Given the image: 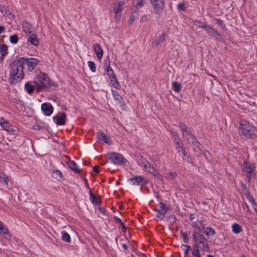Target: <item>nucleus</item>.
<instances>
[{
	"label": "nucleus",
	"instance_id": "f257e3e1",
	"mask_svg": "<svg viewBox=\"0 0 257 257\" xmlns=\"http://www.w3.org/2000/svg\"><path fill=\"white\" fill-rule=\"evenodd\" d=\"M238 135L244 140L254 139L257 138V128L250 122L245 120H241L238 128Z\"/></svg>",
	"mask_w": 257,
	"mask_h": 257
},
{
	"label": "nucleus",
	"instance_id": "f03ea898",
	"mask_svg": "<svg viewBox=\"0 0 257 257\" xmlns=\"http://www.w3.org/2000/svg\"><path fill=\"white\" fill-rule=\"evenodd\" d=\"M23 57L20 58L18 60L14 61L11 64L10 82L12 84H16L20 81L23 78Z\"/></svg>",
	"mask_w": 257,
	"mask_h": 257
},
{
	"label": "nucleus",
	"instance_id": "7ed1b4c3",
	"mask_svg": "<svg viewBox=\"0 0 257 257\" xmlns=\"http://www.w3.org/2000/svg\"><path fill=\"white\" fill-rule=\"evenodd\" d=\"M34 83L38 91H40L42 89L48 90L51 86L49 77L44 72H40L37 75L34 79Z\"/></svg>",
	"mask_w": 257,
	"mask_h": 257
},
{
	"label": "nucleus",
	"instance_id": "20e7f679",
	"mask_svg": "<svg viewBox=\"0 0 257 257\" xmlns=\"http://www.w3.org/2000/svg\"><path fill=\"white\" fill-rule=\"evenodd\" d=\"M241 170L245 174V181L246 182L249 183L251 178L256 175L255 164L249 162L247 160L243 161Z\"/></svg>",
	"mask_w": 257,
	"mask_h": 257
},
{
	"label": "nucleus",
	"instance_id": "39448f33",
	"mask_svg": "<svg viewBox=\"0 0 257 257\" xmlns=\"http://www.w3.org/2000/svg\"><path fill=\"white\" fill-rule=\"evenodd\" d=\"M193 239L195 243L198 244H202V246H200V247L203 250L205 251H210L207 240L202 234L198 232L194 231L193 233Z\"/></svg>",
	"mask_w": 257,
	"mask_h": 257
},
{
	"label": "nucleus",
	"instance_id": "423d86ee",
	"mask_svg": "<svg viewBox=\"0 0 257 257\" xmlns=\"http://www.w3.org/2000/svg\"><path fill=\"white\" fill-rule=\"evenodd\" d=\"M179 126L182 132V136L186 139L189 143H191L192 141L196 138L192 133V131L184 123L182 122H180Z\"/></svg>",
	"mask_w": 257,
	"mask_h": 257
},
{
	"label": "nucleus",
	"instance_id": "0eeeda50",
	"mask_svg": "<svg viewBox=\"0 0 257 257\" xmlns=\"http://www.w3.org/2000/svg\"><path fill=\"white\" fill-rule=\"evenodd\" d=\"M125 4V0H115L113 5V11L115 14V17L116 20L120 19Z\"/></svg>",
	"mask_w": 257,
	"mask_h": 257
},
{
	"label": "nucleus",
	"instance_id": "6e6552de",
	"mask_svg": "<svg viewBox=\"0 0 257 257\" xmlns=\"http://www.w3.org/2000/svg\"><path fill=\"white\" fill-rule=\"evenodd\" d=\"M107 157L111 163L117 165L124 164L126 161L121 154L116 153H109Z\"/></svg>",
	"mask_w": 257,
	"mask_h": 257
},
{
	"label": "nucleus",
	"instance_id": "1a4fd4ad",
	"mask_svg": "<svg viewBox=\"0 0 257 257\" xmlns=\"http://www.w3.org/2000/svg\"><path fill=\"white\" fill-rule=\"evenodd\" d=\"M154 8L155 13L160 14L162 13L165 6L164 0H150Z\"/></svg>",
	"mask_w": 257,
	"mask_h": 257
},
{
	"label": "nucleus",
	"instance_id": "9d476101",
	"mask_svg": "<svg viewBox=\"0 0 257 257\" xmlns=\"http://www.w3.org/2000/svg\"><path fill=\"white\" fill-rule=\"evenodd\" d=\"M23 65L26 64L27 66L28 69L30 71L34 70L35 67L39 62V60L35 58H25L23 57Z\"/></svg>",
	"mask_w": 257,
	"mask_h": 257
},
{
	"label": "nucleus",
	"instance_id": "9b49d317",
	"mask_svg": "<svg viewBox=\"0 0 257 257\" xmlns=\"http://www.w3.org/2000/svg\"><path fill=\"white\" fill-rule=\"evenodd\" d=\"M0 125L5 130L8 132L10 134H16L17 131L14 130L10 122L3 117H0Z\"/></svg>",
	"mask_w": 257,
	"mask_h": 257
},
{
	"label": "nucleus",
	"instance_id": "f8f14e48",
	"mask_svg": "<svg viewBox=\"0 0 257 257\" xmlns=\"http://www.w3.org/2000/svg\"><path fill=\"white\" fill-rule=\"evenodd\" d=\"M128 180L133 183V185L144 186L146 185L149 181L144 177L137 176L128 179Z\"/></svg>",
	"mask_w": 257,
	"mask_h": 257
},
{
	"label": "nucleus",
	"instance_id": "ddd939ff",
	"mask_svg": "<svg viewBox=\"0 0 257 257\" xmlns=\"http://www.w3.org/2000/svg\"><path fill=\"white\" fill-rule=\"evenodd\" d=\"M144 169L146 171L152 174L154 176L157 177L158 179L162 180V177L161 176V175L155 169L153 165L151 164L148 161L147 164L146 163V167L144 168Z\"/></svg>",
	"mask_w": 257,
	"mask_h": 257
},
{
	"label": "nucleus",
	"instance_id": "4468645a",
	"mask_svg": "<svg viewBox=\"0 0 257 257\" xmlns=\"http://www.w3.org/2000/svg\"><path fill=\"white\" fill-rule=\"evenodd\" d=\"M205 30L206 31L207 33L210 36H216V39L218 41H221L222 40V38L219 33V32L210 26H206Z\"/></svg>",
	"mask_w": 257,
	"mask_h": 257
},
{
	"label": "nucleus",
	"instance_id": "2eb2a0df",
	"mask_svg": "<svg viewBox=\"0 0 257 257\" xmlns=\"http://www.w3.org/2000/svg\"><path fill=\"white\" fill-rule=\"evenodd\" d=\"M41 109L45 115H50L53 111V107L50 103H43L41 104Z\"/></svg>",
	"mask_w": 257,
	"mask_h": 257
},
{
	"label": "nucleus",
	"instance_id": "dca6fc26",
	"mask_svg": "<svg viewBox=\"0 0 257 257\" xmlns=\"http://www.w3.org/2000/svg\"><path fill=\"white\" fill-rule=\"evenodd\" d=\"M23 31L27 36L35 33L34 28L32 26V25L31 24L28 23L27 22H23Z\"/></svg>",
	"mask_w": 257,
	"mask_h": 257
},
{
	"label": "nucleus",
	"instance_id": "f3484780",
	"mask_svg": "<svg viewBox=\"0 0 257 257\" xmlns=\"http://www.w3.org/2000/svg\"><path fill=\"white\" fill-rule=\"evenodd\" d=\"M27 44H32L35 46L39 45V40L35 33L27 36Z\"/></svg>",
	"mask_w": 257,
	"mask_h": 257
},
{
	"label": "nucleus",
	"instance_id": "a211bd4d",
	"mask_svg": "<svg viewBox=\"0 0 257 257\" xmlns=\"http://www.w3.org/2000/svg\"><path fill=\"white\" fill-rule=\"evenodd\" d=\"M55 120L56 124L62 125L65 124V120L66 119V114L65 113H61L59 115H56L53 117Z\"/></svg>",
	"mask_w": 257,
	"mask_h": 257
},
{
	"label": "nucleus",
	"instance_id": "6ab92c4d",
	"mask_svg": "<svg viewBox=\"0 0 257 257\" xmlns=\"http://www.w3.org/2000/svg\"><path fill=\"white\" fill-rule=\"evenodd\" d=\"M93 49L95 54L98 59H101L103 54V51L99 44L96 43L93 45Z\"/></svg>",
	"mask_w": 257,
	"mask_h": 257
},
{
	"label": "nucleus",
	"instance_id": "aec40b11",
	"mask_svg": "<svg viewBox=\"0 0 257 257\" xmlns=\"http://www.w3.org/2000/svg\"><path fill=\"white\" fill-rule=\"evenodd\" d=\"M97 137L98 139L101 141L104 142L106 144H109L110 142V137L105 135L102 132H99L97 133Z\"/></svg>",
	"mask_w": 257,
	"mask_h": 257
},
{
	"label": "nucleus",
	"instance_id": "412c9836",
	"mask_svg": "<svg viewBox=\"0 0 257 257\" xmlns=\"http://www.w3.org/2000/svg\"><path fill=\"white\" fill-rule=\"evenodd\" d=\"M67 165L70 169L72 170L75 173H79L81 171V170L79 168V167L73 161H69L67 162Z\"/></svg>",
	"mask_w": 257,
	"mask_h": 257
},
{
	"label": "nucleus",
	"instance_id": "4be33fe9",
	"mask_svg": "<svg viewBox=\"0 0 257 257\" xmlns=\"http://www.w3.org/2000/svg\"><path fill=\"white\" fill-rule=\"evenodd\" d=\"M108 78L110 80L111 83L113 85V86L116 89H120V85L117 80V79L115 75L108 77Z\"/></svg>",
	"mask_w": 257,
	"mask_h": 257
},
{
	"label": "nucleus",
	"instance_id": "5701e85b",
	"mask_svg": "<svg viewBox=\"0 0 257 257\" xmlns=\"http://www.w3.org/2000/svg\"><path fill=\"white\" fill-rule=\"evenodd\" d=\"M52 176L53 178L60 181L63 179V175L61 172L59 170H56L52 172Z\"/></svg>",
	"mask_w": 257,
	"mask_h": 257
},
{
	"label": "nucleus",
	"instance_id": "b1692460",
	"mask_svg": "<svg viewBox=\"0 0 257 257\" xmlns=\"http://www.w3.org/2000/svg\"><path fill=\"white\" fill-rule=\"evenodd\" d=\"M232 231L235 234H238L242 231V228L241 225L234 223L232 225Z\"/></svg>",
	"mask_w": 257,
	"mask_h": 257
},
{
	"label": "nucleus",
	"instance_id": "393cba45",
	"mask_svg": "<svg viewBox=\"0 0 257 257\" xmlns=\"http://www.w3.org/2000/svg\"><path fill=\"white\" fill-rule=\"evenodd\" d=\"M137 160L138 164L140 166L143 168L146 167V163L147 164L148 161L145 158H144L143 156H138L137 157Z\"/></svg>",
	"mask_w": 257,
	"mask_h": 257
},
{
	"label": "nucleus",
	"instance_id": "a878e982",
	"mask_svg": "<svg viewBox=\"0 0 257 257\" xmlns=\"http://www.w3.org/2000/svg\"><path fill=\"white\" fill-rule=\"evenodd\" d=\"M191 144H192L193 147H194V151H202V146L201 145V144L197 140L196 138L193 141H192Z\"/></svg>",
	"mask_w": 257,
	"mask_h": 257
},
{
	"label": "nucleus",
	"instance_id": "bb28decb",
	"mask_svg": "<svg viewBox=\"0 0 257 257\" xmlns=\"http://www.w3.org/2000/svg\"><path fill=\"white\" fill-rule=\"evenodd\" d=\"M203 232L209 238L211 236L214 235L216 233L215 230L210 227H207L204 230Z\"/></svg>",
	"mask_w": 257,
	"mask_h": 257
},
{
	"label": "nucleus",
	"instance_id": "cd10ccee",
	"mask_svg": "<svg viewBox=\"0 0 257 257\" xmlns=\"http://www.w3.org/2000/svg\"><path fill=\"white\" fill-rule=\"evenodd\" d=\"M111 93L114 98L119 103H121L122 101H123V98L119 94V93L114 90H111Z\"/></svg>",
	"mask_w": 257,
	"mask_h": 257
},
{
	"label": "nucleus",
	"instance_id": "c85d7f7f",
	"mask_svg": "<svg viewBox=\"0 0 257 257\" xmlns=\"http://www.w3.org/2000/svg\"><path fill=\"white\" fill-rule=\"evenodd\" d=\"M166 34L163 33L162 35H160L154 42V44L156 46L162 44L165 40Z\"/></svg>",
	"mask_w": 257,
	"mask_h": 257
},
{
	"label": "nucleus",
	"instance_id": "c756f323",
	"mask_svg": "<svg viewBox=\"0 0 257 257\" xmlns=\"http://www.w3.org/2000/svg\"><path fill=\"white\" fill-rule=\"evenodd\" d=\"M155 211L157 212L156 215V217L158 218L160 220H163L165 218V215L167 213L165 212V211H163L160 209H156Z\"/></svg>",
	"mask_w": 257,
	"mask_h": 257
},
{
	"label": "nucleus",
	"instance_id": "7c9ffc66",
	"mask_svg": "<svg viewBox=\"0 0 257 257\" xmlns=\"http://www.w3.org/2000/svg\"><path fill=\"white\" fill-rule=\"evenodd\" d=\"M62 239L63 241H65L67 243L71 242V237L70 235L65 231H63L61 232Z\"/></svg>",
	"mask_w": 257,
	"mask_h": 257
},
{
	"label": "nucleus",
	"instance_id": "2f4dec72",
	"mask_svg": "<svg viewBox=\"0 0 257 257\" xmlns=\"http://www.w3.org/2000/svg\"><path fill=\"white\" fill-rule=\"evenodd\" d=\"M175 148L178 153L180 152H182V150H185L181 140L175 142Z\"/></svg>",
	"mask_w": 257,
	"mask_h": 257
},
{
	"label": "nucleus",
	"instance_id": "473e14b6",
	"mask_svg": "<svg viewBox=\"0 0 257 257\" xmlns=\"http://www.w3.org/2000/svg\"><path fill=\"white\" fill-rule=\"evenodd\" d=\"M172 86L173 87V89L174 90V91L176 92H179L181 90V84L178 82H173L172 83Z\"/></svg>",
	"mask_w": 257,
	"mask_h": 257
},
{
	"label": "nucleus",
	"instance_id": "72a5a7b5",
	"mask_svg": "<svg viewBox=\"0 0 257 257\" xmlns=\"http://www.w3.org/2000/svg\"><path fill=\"white\" fill-rule=\"evenodd\" d=\"M182 154L183 155L182 158L184 160L186 161V162H187L189 163L193 164V162L191 158H190V157L189 155H188L186 150H182Z\"/></svg>",
	"mask_w": 257,
	"mask_h": 257
},
{
	"label": "nucleus",
	"instance_id": "f704fd0d",
	"mask_svg": "<svg viewBox=\"0 0 257 257\" xmlns=\"http://www.w3.org/2000/svg\"><path fill=\"white\" fill-rule=\"evenodd\" d=\"M105 65H106V67L105 68V70L107 72V76L108 77H110V76H113L114 75H115L113 72V70L110 66V62L109 61H108V64H107L106 63Z\"/></svg>",
	"mask_w": 257,
	"mask_h": 257
},
{
	"label": "nucleus",
	"instance_id": "c9c22d12",
	"mask_svg": "<svg viewBox=\"0 0 257 257\" xmlns=\"http://www.w3.org/2000/svg\"><path fill=\"white\" fill-rule=\"evenodd\" d=\"M25 89L28 94H31L34 91V87L30 82H27L25 83Z\"/></svg>",
	"mask_w": 257,
	"mask_h": 257
},
{
	"label": "nucleus",
	"instance_id": "e433bc0d",
	"mask_svg": "<svg viewBox=\"0 0 257 257\" xmlns=\"http://www.w3.org/2000/svg\"><path fill=\"white\" fill-rule=\"evenodd\" d=\"M244 195L245 196L246 198L248 199V200L252 203V205H256L257 204L255 202L254 199L253 197V196L250 194V193L249 192H246V193L244 194Z\"/></svg>",
	"mask_w": 257,
	"mask_h": 257
},
{
	"label": "nucleus",
	"instance_id": "4c0bfd02",
	"mask_svg": "<svg viewBox=\"0 0 257 257\" xmlns=\"http://www.w3.org/2000/svg\"><path fill=\"white\" fill-rule=\"evenodd\" d=\"M0 52L2 57L8 54V47L6 44L1 45Z\"/></svg>",
	"mask_w": 257,
	"mask_h": 257
},
{
	"label": "nucleus",
	"instance_id": "58836bf2",
	"mask_svg": "<svg viewBox=\"0 0 257 257\" xmlns=\"http://www.w3.org/2000/svg\"><path fill=\"white\" fill-rule=\"evenodd\" d=\"M0 180L1 182H4L6 184L8 183V176L2 172H0Z\"/></svg>",
	"mask_w": 257,
	"mask_h": 257
},
{
	"label": "nucleus",
	"instance_id": "ea45409f",
	"mask_svg": "<svg viewBox=\"0 0 257 257\" xmlns=\"http://www.w3.org/2000/svg\"><path fill=\"white\" fill-rule=\"evenodd\" d=\"M172 138L174 140V143L181 140L178 133L174 131H171Z\"/></svg>",
	"mask_w": 257,
	"mask_h": 257
},
{
	"label": "nucleus",
	"instance_id": "a19ab883",
	"mask_svg": "<svg viewBox=\"0 0 257 257\" xmlns=\"http://www.w3.org/2000/svg\"><path fill=\"white\" fill-rule=\"evenodd\" d=\"M88 66L92 72H95L96 71V65L94 62L91 61H89L88 62Z\"/></svg>",
	"mask_w": 257,
	"mask_h": 257
},
{
	"label": "nucleus",
	"instance_id": "79ce46f5",
	"mask_svg": "<svg viewBox=\"0 0 257 257\" xmlns=\"http://www.w3.org/2000/svg\"><path fill=\"white\" fill-rule=\"evenodd\" d=\"M89 195L91 202L93 203V204H98L99 202L97 198L95 196L93 195L91 191H90Z\"/></svg>",
	"mask_w": 257,
	"mask_h": 257
},
{
	"label": "nucleus",
	"instance_id": "37998d69",
	"mask_svg": "<svg viewBox=\"0 0 257 257\" xmlns=\"http://www.w3.org/2000/svg\"><path fill=\"white\" fill-rule=\"evenodd\" d=\"M194 24L199 28H204L205 29L207 26V25L204 24L203 23L197 21H195L194 22Z\"/></svg>",
	"mask_w": 257,
	"mask_h": 257
},
{
	"label": "nucleus",
	"instance_id": "c03bdc74",
	"mask_svg": "<svg viewBox=\"0 0 257 257\" xmlns=\"http://www.w3.org/2000/svg\"><path fill=\"white\" fill-rule=\"evenodd\" d=\"M10 41L13 44H16L18 41V37L17 35H14L10 37Z\"/></svg>",
	"mask_w": 257,
	"mask_h": 257
},
{
	"label": "nucleus",
	"instance_id": "a18cd8bd",
	"mask_svg": "<svg viewBox=\"0 0 257 257\" xmlns=\"http://www.w3.org/2000/svg\"><path fill=\"white\" fill-rule=\"evenodd\" d=\"M159 207L160 209H161L163 211H165L166 212L169 209V207L166 205L163 202H160L159 203Z\"/></svg>",
	"mask_w": 257,
	"mask_h": 257
},
{
	"label": "nucleus",
	"instance_id": "49530a36",
	"mask_svg": "<svg viewBox=\"0 0 257 257\" xmlns=\"http://www.w3.org/2000/svg\"><path fill=\"white\" fill-rule=\"evenodd\" d=\"M177 176V173L175 172H170L168 173V178L169 180H174Z\"/></svg>",
	"mask_w": 257,
	"mask_h": 257
},
{
	"label": "nucleus",
	"instance_id": "de8ad7c7",
	"mask_svg": "<svg viewBox=\"0 0 257 257\" xmlns=\"http://www.w3.org/2000/svg\"><path fill=\"white\" fill-rule=\"evenodd\" d=\"M192 254L194 257H201L199 250H193Z\"/></svg>",
	"mask_w": 257,
	"mask_h": 257
},
{
	"label": "nucleus",
	"instance_id": "09e8293b",
	"mask_svg": "<svg viewBox=\"0 0 257 257\" xmlns=\"http://www.w3.org/2000/svg\"><path fill=\"white\" fill-rule=\"evenodd\" d=\"M0 232L1 233L3 234H8L9 231L7 228H5L4 225L2 226V228H0Z\"/></svg>",
	"mask_w": 257,
	"mask_h": 257
},
{
	"label": "nucleus",
	"instance_id": "8fccbe9b",
	"mask_svg": "<svg viewBox=\"0 0 257 257\" xmlns=\"http://www.w3.org/2000/svg\"><path fill=\"white\" fill-rule=\"evenodd\" d=\"M177 8L179 10L184 11L185 10V4L184 3H179L177 5Z\"/></svg>",
	"mask_w": 257,
	"mask_h": 257
},
{
	"label": "nucleus",
	"instance_id": "3c124183",
	"mask_svg": "<svg viewBox=\"0 0 257 257\" xmlns=\"http://www.w3.org/2000/svg\"><path fill=\"white\" fill-rule=\"evenodd\" d=\"M183 246L186 247V249L184 250V254L185 257L188 253L189 251L191 249V247L190 245H183Z\"/></svg>",
	"mask_w": 257,
	"mask_h": 257
},
{
	"label": "nucleus",
	"instance_id": "603ef678",
	"mask_svg": "<svg viewBox=\"0 0 257 257\" xmlns=\"http://www.w3.org/2000/svg\"><path fill=\"white\" fill-rule=\"evenodd\" d=\"M183 242L185 243H187L188 242V237L187 233H184L182 234Z\"/></svg>",
	"mask_w": 257,
	"mask_h": 257
},
{
	"label": "nucleus",
	"instance_id": "864d4df0",
	"mask_svg": "<svg viewBox=\"0 0 257 257\" xmlns=\"http://www.w3.org/2000/svg\"><path fill=\"white\" fill-rule=\"evenodd\" d=\"M144 5V0H137V2L136 3V7L141 8Z\"/></svg>",
	"mask_w": 257,
	"mask_h": 257
},
{
	"label": "nucleus",
	"instance_id": "5fc2aeb1",
	"mask_svg": "<svg viewBox=\"0 0 257 257\" xmlns=\"http://www.w3.org/2000/svg\"><path fill=\"white\" fill-rule=\"evenodd\" d=\"M241 189H242V192L243 193V194H245L246 193V192H249V191L247 189L246 185L243 183L241 184Z\"/></svg>",
	"mask_w": 257,
	"mask_h": 257
},
{
	"label": "nucleus",
	"instance_id": "6e6d98bb",
	"mask_svg": "<svg viewBox=\"0 0 257 257\" xmlns=\"http://www.w3.org/2000/svg\"><path fill=\"white\" fill-rule=\"evenodd\" d=\"M242 206L245 212H248L249 211V207L246 203L244 202L242 203Z\"/></svg>",
	"mask_w": 257,
	"mask_h": 257
},
{
	"label": "nucleus",
	"instance_id": "4d7b16f0",
	"mask_svg": "<svg viewBox=\"0 0 257 257\" xmlns=\"http://www.w3.org/2000/svg\"><path fill=\"white\" fill-rule=\"evenodd\" d=\"M113 218L115 220L116 222L119 223L120 224H122L123 222H122L121 220L117 216H114Z\"/></svg>",
	"mask_w": 257,
	"mask_h": 257
},
{
	"label": "nucleus",
	"instance_id": "13d9d810",
	"mask_svg": "<svg viewBox=\"0 0 257 257\" xmlns=\"http://www.w3.org/2000/svg\"><path fill=\"white\" fill-rule=\"evenodd\" d=\"M148 20V18L147 17V16H143V17H142L141 19V21L142 22H147Z\"/></svg>",
	"mask_w": 257,
	"mask_h": 257
},
{
	"label": "nucleus",
	"instance_id": "bf43d9fd",
	"mask_svg": "<svg viewBox=\"0 0 257 257\" xmlns=\"http://www.w3.org/2000/svg\"><path fill=\"white\" fill-rule=\"evenodd\" d=\"M98 166H94L93 167V171L97 173H99V170H98Z\"/></svg>",
	"mask_w": 257,
	"mask_h": 257
},
{
	"label": "nucleus",
	"instance_id": "052dcab7",
	"mask_svg": "<svg viewBox=\"0 0 257 257\" xmlns=\"http://www.w3.org/2000/svg\"><path fill=\"white\" fill-rule=\"evenodd\" d=\"M193 250H199V244L195 243V245H194L193 246Z\"/></svg>",
	"mask_w": 257,
	"mask_h": 257
},
{
	"label": "nucleus",
	"instance_id": "680f3d73",
	"mask_svg": "<svg viewBox=\"0 0 257 257\" xmlns=\"http://www.w3.org/2000/svg\"><path fill=\"white\" fill-rule=\"evenodd\" d=\"M5 32V28L0 26V34L4 33Z\"/></svg>",
	"mask_w": 257,
	"mask_h": 257
},
{
	"label": "nucleus",
	"instance_id": "e2e57ef3",
	"mask_svg": "<svg viewBox=\"0 0 257 257\" xmlns=\"http://www.w3.org/2000/svg\"><path fill=\"white\" fill-rule=\"evenodd\" d=\"M121 225V227H122V230L123 232H125L126 231V227L124 226V225L123 224V223H122V224H120Z\"/></svg>",
	"mask_w": 257,
	"mask_h": 257
},
{
	"label": "nucleus",
	"instance_id": "0e129e2a",
	"mask_svg": "<svg viewBox=\"0 0 257 257\" xmlns=\"http://www.w3.org/2000/svg\"><path fill=\"white\" fill-rule=\"evenodd\" d=\"M122 246L125 251L127 250V246L125 244H122Z\"/></svg>",
	"mask_w": 257,
	"mask_h": 257
},
{
	"label": "nucleus",
	"instance_id": "69168bd1",
	"mask_svg": "<svg viewBox=\"0 0 257 257\" xmlns=\"http://www.w3.org/2000/svg\"><path fill=\"white\" fill-rule=\"evenodd\" d=\"M218 24L222 26V21L218 20Z\"/></svg>",
	"mask_w": 257,
	"mask_h": 257
},
{
	"label": "nucleus",
	"instance_id": "338daca9",
	"mask_svg": "<svg viewBox=\"0 0 257 257\" xmlns=\"http://www.w3.org/2000/svg\"><path fill=\"white\" fill-rule=\"evenodd\" d=\"M4 225L2 222L1 221H0V228H2V226Z\"/></svg>",
	"mask_w": 257,
	"mask_h": 257
},
{
	"label": "nucleus",
	"instance_id": "774afa93",
	"mask_svg": "<svg viewBox=\"0 0 257 257\" xmlns=\"http://www.w3.org/2000/svg\"><path fill=\"white\" fill-rule=\"evenodd\" d=\"M207 257H214V256L211 254H208L207 255Z\"/></svg>",
	"mask_w": 257,
	"mask_h": 257
}]
</instances>
